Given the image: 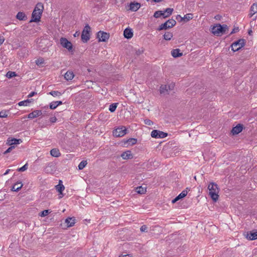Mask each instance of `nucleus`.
I'll return each mask as SVG.
<instances>
[{"instance_id":"obj_26","label":"nucleus","mask_w":257,"mask_h":257,"mask_svg":"<svg viewBox=\"0 0 257 257\" xmlns=\"http://www.w3.org/2000/svg\"><path fill=\"white\" fill-rule=\"evenodd\" d=\"M178 17L180 18L181 20H184L186 21H188L193 18V16L191 14H188L185 15L184 17H181V16L179 15L177 16L176 18L177 19Z\"/></svg>"},{"instance_id":"obj_31","label":"nucleus","mask_w":257,"mask_h":257,"mask_svg":"<svg viewBox=\"0 0 257 257\" xmlns=\"http://www.w3.org/2000/svg\"><path fill=\"white\" fill-rule=\"evenodd\" d=\"M257 13V4H253L250 8V17Z\"/></svg>"},{"instance_id":"obj_38","label":"nucleus","mask_w":257,"mask_h":257,"mask_svg":"<svg viewBox=\"0 0 257 257\" xmlns=\"http://www.w3.org/2000/svg\"><path fill=\"white\" fill-rule=\"evenodd\" d=\"M17 76V74L15 72L13 71H8L6 74L7 77L8 78H11L13 77H15Z\"/></svg>"},{"instance_id":"obj_53","label":"nucleus","mask_w":257,"mask_h":257,"mask_svg":"<svg viewBox=\"0 0 257 257\" xmlns=\"http://www.w3.org/2000/svg\"><path fill=\"white\" fill-rule=\"evenodd\" d=\"M10 169H8L6 170V172L4 174V175H7L9 172H10Z\"/></svg>"},{"instance_id":"obj_25","label":"nucleus","mask_w":257,"mask_h":257,"mask_svg":"<svg viewBox=\"0 0 257 257\" xmlns=\"http://www.w3.org/2000/svg\"><path fill=\"white\" fill-rule=\"evenodd\" d=\"M74 75L72 71H67L65 75L64 78L67 80H71L74 78Z\"/></svg>"},{"instance_id":"obj_14","label":"nucleus","mask_w":257,"mask_h":257,"mask_svg":"<svg viewBox=\"0 0 257 257\" xmlns=\"http://www.w3.org/2000/svg\"><path fill=\"white\" fill-rule=\"evenodd\" d=\"M22 142V141L21 139H17L15 138H9L7 140V144L12 146L14 145H18L21 144Z\"/></svg>"},{"instance_id":"obj_43","label":"nucleus","mask_w":257,"mask_h":257,"mask_svg":"<svg viewBox=\"0 0 257 257\" xmlns=\"http://www.w3.org/2000/svg\"><path fill=\"white\" fill-rule=\"evenodd\" d=\"M50 108L51 109H54L58 106L55 101H53L50 103Z\"/></svg>"},{"instance_id":"obj_9","label":"nucleus","mask_w":257,"mask_h":257,"mask_svg":"<svg viewBox=\"0 0 257 257\" xmlns=\"http://www.w3.org/2000/svg\"><path fill=\"white\" fill-rule=\"evenodd\" d=\"M244 45V42L243 39H240L234 42L231 45L232 50L235 52L239 50Z\"/></svg>"},{"instance_id":"obj_13","label":"nucleus","mask_w":257,"mask_h":257,"mask_svg":"<svg viewBox=\"0 0 257 257\" xmlns=\"http://www.w3.org/2000/svg\"><path fill=\"white\" fill-rule=\"evenodd\" d=\"M61 183H62V181H60L59 184L55 186L56 190L59 193V198H61L63 197V194L62 192L64 191V189H65L64 185L62 184H61Z\"/></svg>"},{"instance_id":"obj_20","label":"nucleus","mask_w":257,"mask_h":257,"mask_svg":"<svg viewBox=\"0 0 257 257\" xmlns=\"http://www.w3.org/2000/svg\"><path fill=\"white\" fill-rule=\"evenodd\" d=\"M65 222L68 227H72L75 223V219L74 217H68L65 219Z\"/></svg>"},{"instance_id":"obj_23","label":"nucleus","mask_w":257,"mask_h":257,"mask_svg":"<svg viewBox=\"0 0 257 257\" xmlns=\"http://www.w3.org/2000/svg\"><path fill=\"white\" fill-rule=\"evenodd\" d=\"M50 155L54 157H59L61 156V153L58 149L54 148L50 151Z\"/></svg>"},{"instance_id":"obj_39","label":"nucleus","mask_w":257,"mask_h":257,"mask_svg":"<svg viewBox=\"0 0 257 257\" xmlns=\"http://www.w3.org/2000/svg\"><path fill=\"white\" fill-rule=\"evenodd\" d=\"M8 111L6 110H3L2 111H0V117L1 118H6L8 117Z\"/></svg>"},{"instance_id":"obj_45","label":"nucleus","mask_w":257,"mask_h":257,"mask_svg":"<svg viewBox=\"0 0 257 257\" xmlns=\"http://www.w3.org/2000/svg\"><path fill=\"white\" fill-rule=\"evenodd\" d=\"M147 228H148V227L146 225H143L140 228V230L142 232H147Z\"/></svg>"},{"instance_id":"obj_36","label":"nucleus","mask_w":257,"mask_h":257,"mask_svg":"<svg viewBox=\"0 0 257 257\" xmlns=\"http://www.w3.org/2000/svg\"><path fill=\"white\" fill-rule=\"evenodd\" d=\"M117 103H114L110 104L109 105V110L111 112H114L115 110V109L117 107Z\"/></svg>"},{"instance_id":"obj_42","label":"nucleus","mask_w":257,"mask_h":257,"mask_svg":"<svg viewBox=\"0 0 257 257\" xmlns=\"http://www.w3.org/2000/svg\"><path fill=\"white\" fill-rule=\"evenodd\" d=\"M28 164L26 163L23 167L19 168L18 169V171L19 172H24V171H26L28 169Z\"/></svg>"},{"instance_id":"obj_30","label":"nucleus","mask_w":257,"mask_h":257,"mask_svg":"<svg viewBox=\"0 0 257 257\" xmlns=\"http://www.w3.org/2000/svg\"><path fill=\"white\" fill-rule=\"evenodd\" d=\"M33 99H27L25 100L21 101L18 103L19 106H28L32 102Z\"/></svg>"},{"instance_id":"obj_6","label":"nucleus","mask_w":257,"mask_h":257,"mask_svg":"<svg viewBox=\"0 0 257 257\" xmlns=\"http://www.w3.org/2000/svg\"><path fill=\"white\" fill-rule=\"evenodd\" d=\"M176 24V22L174 20H169L166 22L165 23L161 25L159 28H158V30L161 31L162 30H166L167 29L172 28V27L175 26Z\"/></svg>"},{"instance_id":"obj_18","label":"nucleus","mask_w":257,"mask_h":257,"mask_svg":"<svg viewBox=\"0 0 257 257\" xmlns=\"http://www.w3.org/2000/svg\"><path fill=\"white\" fill-rule=\"evenodd\" d=\"M141 5L139 3H131L129 5V10L131 11L136 12L140 8Z\"/></svg>"},{"instance_id":"obj_40","label":"nucleus","mask_w":257,"mask_h":257,"mask_svg":"<svg viewBox=\"0 0 257 257\" xmlns=\"http://www.w3.org/2000/svg\"><path fill=\"white\" fill-rule=\"evenodd\" d=\"M35 63L38 66L42 65L44 63V59L43 58H39L36 60Z\"/></svg>"},{"instance_id":"obj_24","label":"nucleus","mask_w":257,"mask_h":257,"mask_svg":"<svg viewBox=\"0 0 257 257\" xmlns=\"http://www.w3.org/2000/svg\"><path fill=\"white\" fill-rule=\"evenodd\" d=\"M23 184L22 182H17L15 183L12 188L13 191H18L23 187Z\"/></svg>"},{"instance_id":"obj_41","label":"nucleus","mask_w":257,"mask_h":257,"mask_svg":"<svg viewBox=\"0 0 257 257\" xmlns=\"http://www.w3.org/2000/svg\"><path fill=\"white\" fill-rule=\"evenodd\" d=\"M49 213H50V212L49 210H45L40 213V216L41 217H45L48 215Z\"/></svg>"},{"instance_id":"obj_4","label":"nucleus","mask_w":257,"mask_h":257,"mask_svg":"<svg viewBox=\"0 0 257 257\" xmlns=\"http://www.w3.org/2000/svg\"><path fill=\"white\" fill-rule=\"evenodd\" d=\"M90 27L86 25L82 32L81 39L84 43L87 42L90 39Z\"/></svg>"},{"instance_id":"obj_50","label":"nucleus","mask_w":257,"mask_h":257,"mask_svg":"<svg viewBox=\"0 0 257 257\" xmlns=\"http://www.w3.org/2000/svg\"><path fill=\"white\" fill-rule=\"evenodd\" d=\"M146 124L150 125L152 123V121L150 120L147 119L145 120Z\"/></svg>"},{"instance_id":"obj_54","label":"nucleus","mask_w":257,"mask_h":257,"mask_svg":"<svg viewBox=\"0 0 257 257\" xmlns=\"http://www.w3.org/2000/svg\"><path fill=\"white\" fill-rule=\"evenodd\" d=\"M78 35H79V33H78L77 32H76V33L73 35L74 37H76L78 36Z\"/></svg>"},{"instance_id":"obj_35","label":"nucleus","mask_w":257,"mask_h":257,"mask_svg":"<svg viewBox=\"0 0 257 257\" xmlns=\"http://www.w3.org/2000/svg\"><path fill=\"white\" fill-rule=\"evenodd\" d=\"M173 11V9L172 8L166 9V10L164 11V12H166L165 18H167L170 16L172 14Z\"/></svg>"},{"instance_id":"obj_2","label":"nucleus","mask_w":257,"mask_h":257,"mask_svg":"<svg viewBox=\"0 0 257 257\" xmlns=\"http://www.w3.org/2000/svg\"><path fill=\"white\" fill-rule=\"evenodd\" d=\"M208 189L209 190V195L211 199L213 201H216L219 196V189L217 184L214 183H210L208 186Z\"/></svg>"},{"instance_id":"obj_34","label":"nucleus","mask_w":257,"mask_h":257,"mask_svg":"<svg viewBox=\"0 0 257 257\" xmlns=\"http://www.w3.org/2000/svg\"><path fill=\"white\" fill-rule=\"evenodd\" d=\"M49 94L52 95L54 97H59L62 95V93L58 91H52L49 93Z\"/></svg>"},{"instance_id":"obj_29","label":"nucleus","mask_w":257,"mask_h":257,"mask_svg":"<svg viewBox=\"0 0 257 257\" xmlns=\"http://www.w3.org/2000/svg\"><path fill=\"white\" fill-rule=\"evenodd\" d=\"M17 18L21 21H24L27 19V17L23 12H19L16 16Z\"/></svg>"},{"instance_id":"obj_46","label":"nucleus","mask_w":257,"mask_h":257,"mask_svg":"<svg viewBox=\"0 0 257 257\" xmlns=\"http://www.w3.org/2000/svg\"><path fill=\"white\" fill-rule=\"evenodd\" d=\"M118 257H132L130 254L122 253Z\"/></svg>"},{"instance_id":"obj_3","label":"nucleus","mask_w":257,"mask_h":257,"mask_svg":"<svg viewBox=\"0 0 257 257\" xmlns=\"http://www.w3.org/2000/svg\"><path fill=\"white\" fill-rule=\"evenodd\" d=\"M227 30L228 27L227 25L217 24L212 28L211 32L214 35L218 36L225 33Z\"/></svg>"},{"instance_id":"obj_1","label":"nucleus","mask_w":257,"mask_h":257,"mask_svg":"<svg viewBox=\"0 0 257 257\" xmlns=\"http://www.w3.org/2000/svg\"><path fill=\"white\" fill-rule=\"evenodd\" d=\"M44 10L43 5L41 3H38L35 7V9L33 12L32 15V19L30 21V22H39L41 19V17L42 14V12Z\"/></svg>"},{"instance_id":"obj_55","label":"nucleus","mask_w":257,"mask_h":257,"mask_svg":"<svg viewBox=\"0 0 257 257\" xmlns=\"http://www.w3.org/2000/svg\"><path fill=\"white\" fill-rule=\"evenodd\" d=\"M154 2H161L162 0H153Z\"/></svg>"},{"instance_id":"obj_7","label":"nucleus","mask_w":257,"mask_h":257,"mask_svg":"<svg viewBox=\"0 0 257 257\" xmlns=\"http://www.w3.org/2000/svg\"><path fill=\"white\" fill-rule=\"evenodd\" d=\"M126 134V129L124 126L117 127L113 131V135L116 137H122Z\"/></svg>"},{"instance_id":"obj_22","label":"nucleus","mask_w":257,"mask_h":257,"mask_svg":"<svg viewBox=\"0 0 257 257\" xmlns=\"http://www.w3.org/2000/svg\"><path fill=\"white\" fill-rule=\"evenodd\" d=\"M242 130V125L238 124L236 126L232 128L231 133L233 135H237L240 133Z\"/></svg>"},{"instance_id":"obj_48","label":"nucleus","mask_w":257,"mask_h":257,"mask_svg":"<svg viewBox=\"0 0 257 257\" xmlns=\"http://www.w3.org/2000/svg\"><path fill=\"white\" fill-rule=\"evenodd\" d=\"M5 41V39L3 36H0V45H2Z\"/></svg>"},{"instance_id":"obj_28","label":"nucleus","mask_w":257,"mask_h":257,"mask_svg":"<svg viewBox=\"0 0 257 257\" xmlns=\"http://www.w3.org/2000/svg\"><path fill=\"white\" fill-rule=\"evenodd\" d=\"M136 191L140 194H144L147 191V189L146 187H143L142 186H139L136 188Z\"/></svg>"},{"instance_id":"obj_16","label":"nucleus","mask_w":257,"mask_h":257,"mask_svg":"<svg viewBox=\"0 0 257 257\" xmlns=\"http://www.w3.org/2000/svg\"><path fill=\"white\" fill-rule=\"evenodd\" d=\"M188 193V191L187 190H183L179 195H178L176 198L172 200V203H175L179 200L185 197Z\"/></svg>"},{"instance_id":"obj_17","label":"nucleus","mask_w":257,"mask_h":257,"mask_svg":"<svg viewBox=\"0 0 257 257\" xmlns=\"http://www.w3.org/2000/svg\"><path fill=\"white\" fill-rule=\"evenodd\" d=\"M42 114V112L41 110H36L31 113H30L28 115V118L33 119L40 116Z\"/></svg>"},{"instance_id":"obj_32","label":"nucleus","mask_w":257,"mask_h":257,"mask_svg":"<svg viewBox=\"0 0 257 257\" xmlns=\"http://www.w3.org/2000/svg\"><path fill=\"white\" fill-rule=\"evenodd\" d=\"M166 12H164V11H156L154 15V17L156 18H158L160 16H163L164 18H165Z\"/></svg>"},{"instance_id":"obj_8","label":"nucleus","mask_w":257,"mask_h":257,"mask_svg":"<svg viewBox=\"0 0 257 257\" xmlns=\"http://www.w3.org/2000/svg\"><path fill=\"white\" fill-rule=\"evenodd\" d=\"M151 136L152 138L163 139L166 138L168 134L160 131L153 130L151 132Z\"/></svg>"},{"instance_id":"obj_51","label":"nucleus","mask_w":257,"mask_h":257,"mask_svg":"<svg viewBox=\"0 0 257 257\" xmlns=\"http://www.w3.org/2000/svg\"><path fill=\"white\" fill-rule=\"evenodd\" d=\"M57 106L60 105L62 104V102L61 101H55Z\"/></svg>"},{"instance_id":"obj_10","label":"nucleus","mask_w":257,"mask_h":257,"mask_svg":"<svg viewBox=\"0 0 257 257\" xmlns=\"http://www.w3.org/2000/svg\"><path fill=\"white\" fill-rule=\"evenodd\" d=\"M60 42L61 46L68 49L69 51H71L72 49V44L65 38H61L60 40Z\"/></svg>"},{"instance_id":"obj_15","label":"nucleus","mask_w":257,"mask_h":257,"mask_svg":"<svg viewBox=\"0 0 257 257\" xmlns=\"http://www.w3.org/2000/svg\"><path fill=\"white\" fill-rule=\"evenodd\" d=\"M137 142V140L135 138H130L123 142V145L125 147L131 146L135 145Z\"/></svg>"},{"instance_id":"obj_11","label":"nucleus","mask_w":257,"mask_h":257,"mask_svg":"<svg viewBox=\"0 0 257 257\" xmlns=\"http://www.w3.org/2000/svg\"><path fill=\"white\" fill-rule=\"evenodd\" d=\"M97 38L99 42H106L109 38V34L102 31H99L97 33Z\"/></svg>"},{"instance_id":"obj_49","label":"nucleus","mask_w":257,"mask_h":257,"mask_svg":"<svg viewBox=\"0 0 257 257\" xmlns=\"http://www.w3.org/2000/svg\"><path fill=\"white\" fill-rule=\"evenodd\" d=\"M57 120V118L55 117H51L50 118V121L52 122H56Z\"/></svg>"},{"instance_id":"obj_52","label":"nucleus","mask_w":257,"mask_h":257,"mask_svg":"<svg viewBox=\"0 0 257 257\" xmlns=\"http://www.w3.org/2000/svg\"><path fill=\"white\" fill-rule=\"evenodd\" d=\"M238 31V28L234 29L231 32V34H233L234 33H235Z\"/></svg>"},{"instance_id":"obj_37","label":"nucleus","mask_w":257,"mask_h":257,"mask_svg":"<svg viewBox=\"0 0 257 257\" xmlns=\"http://www.w3.org/2000/svg\"><path fill=\"white\" fill-rule=\"evenodd\" d=\"M87 162L86 161H81L78 165V168L79 170H82L87 165Z\"/></svg>"},{"instance_id":"obj_19","label":"nucleus","mask_w":257,"mask_h":257,"mask_svg":"<svg viewBox=\"0 0 257 257\" xmlns=\"http://www.w3.org/2000/svg\"><path fill=\"white\" fill-rule=\"evenodd\" d=\"M121 157L124 160L131 159L133 158V155L130 151H127L122 153Z\"/></svg>"},{"instance_id":"obj_44","label":"nucleus","mask_w":257,"mask_h":257,"mask_svg":"<svg viewBox=\"0 0 257 257\" xmlns=\"http://www.w3.org/2000/svg\"><path fill=\"white\" fill-rule=\"evenodd\" d=\"M14 148V146H11L4 152V154H6L7 153L11 152Z\"/></svg>"},{"instance_id":"obj_5","label":"nucleus","mask_w":257,"mask_h":257,"mask_svg":"<svg viewBox=\"0 0 257 257\" xmlns=\"http://www.w3.org/2000/svg\"><path fill=\"white\" fill-rule=\"evenodd\" d=\"M175 87L174 83H171L168 84L161 85L160 88V92L161 94H167L171 90H173Z\"/></svg>"},{"instance_id":"obj_47","label":"nucleus","mask_w":257,"mask_h":257,"mask_svg":"<svg viewBox=\"0 0 257 257\" xmlns=\"http://www.w3.org/2000/svg\"><path fill=\"white\" fill-rule=\"evenodd\" d=\"M35 94H36V93L35 92L32 91L28 95V97H33Z\"/></svg>"},{"instance_id":"obj_12","label":"nucleus","mask_w":257,"mask_h":257,"mask_svg":"<svg viewBox=\"0 0 257 257\" xmlns=\"http://www.w3.org/2000/svg\"><path fill=\"white\" fill-rule=\"evenodd\" d=\"M245 237L250 240L257 239V230H252L247 232L245 235Z\"/></svg>"},{"instance_id":"obj_27","label":"nucleus","mask_w":257,"mask_h":257,"mask_svg":"<svg viewBox=\"0 0 257 257\" xmlns=\"http://www.w3.org/2000/svg\"><path fill=\"white\" fill-rule=\"evenodd\" d=\"M171 54L174 58L178 57L182 55V53L180 52L179 49H174L172 51Z\"/></svg>"},{"instance_id":"obj_21","label":"nucleus","mask_w":257,"mask_h":257,"mask_svg":"<svg viewBox=\"0 0 257 257\" xmlns=\"http://www.w3.org/2000/svg\"><path fill=\"white\" fill-rule=\"evenodd\" d=\"M124 37L127 39H130L133 36V33L131 29L126 28L123 32Z\"/></svg>"},{"instance_id":"obj_33","label":"nucleus","mask_w":257,"mask_h":257,"mask_svg":"<svg viewBox=\"0 0 257 257\" xmlns=\"http://www.w3.org/2000/svg\"><path fill=\"white\" fill-rule=\"evenodd\" d=\"M164 39L165 40L169 41L173 37V34L171 32H166L163 36Z\"/></svg>"}]
</instances>
